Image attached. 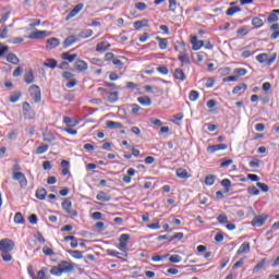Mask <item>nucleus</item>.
<instances>
[{"instance_id":"774afa93","label":"nucleus","mask_w":279,"mask_h":279,"mask_svg":"<svg viewBox=\"0 0 279 279\" xmlns=\"http://www.w3.org/2000/svg\"><path fill=\"white\" fill-rule=\"evenodd\" d=\"M34 279H47V275H45V269L39 270Z\"/></svg>"},{"instance_id":"ddd939ff","label":"nucleus","mask_w":279,"mask_h":279,"mask_svg":"<svg viewBox=\"0 0 279 279\" xmlns=\"http://www.w3.org/2000/svg\"><path fill=\"white\" fill-rule=\"evenodd\" d=\"M225 149H228V145L226 144H217L207 147V151H209V154H215V151H221Z\"/></svg>"},{"instance_id":"4d7b16f0","label":"nucleus","mask_w":279,"mask_h":279,"mask_svg":"<svg viewBox=\"0 0 279 279\" xmlns=\"http://www.w3.org/2000/svg\"><path fill=\"white\" fill-rule=\"evenodd\" d=\"M247 193H250V195H260V191L256 189V186H248Z\"/></svg>"},{"instance_id":"7c9ffc66","label":"nucleus","mask_w":279,"mask_h":279,"mask_svg":"<svg viewBox=\"0 0 279 279\" xmlns=\"http://www.w3.org/2000/svg\"><path fill=\"white\" fill-rule=\"evenodd\" d=\"M177 175L181 180H186L189 178V171H186V169L179 168V169H177Z\"/></svg>"},{"instance_id":"cd10ccee","label":"nucleus","mask_w":279,"mask_h":279,"mask_svg":"<svg viewBox=\"0 0 279 279\" xmlns=\"http://www.w3.org/2000/svg\"><path fill=\"white\" fill-rule=\"evenodd\" d=\"M44 66H46V69H56V66H58V61H56V59H47L44 62Z\"/></svg>"},{"instance_id":"20e7f679","label":"nucleus","mask_w":279,"mask_h":279,"mask_svg":"<svg viewBox=\"0 0 279 279\" xmlns=\"http://www.w3.org/2000/svg\"><path fill=\"white\" fill-rule=\"evenodd\" d=\"M22 111L25 119L32 120L36 117V111L32 109V106H29V102L25 101L22 105Z\"/></svg>"},{"instance_id":"052dcab7","label":"nucleus","mask_w":279,"mask_h":279,"mask_svg":"<svg viewBox=\"0 0 279 279\" xmlns=\"http://www.w3.org/2000/svg\"><path fill=\"white\" fill-rule=\"evenodd\" d=\"M256 185L258 186V189H260V191H263V193H267L269 191V185L268 184L257 182Z\"/></svg>"},{"instance_id":"b1692460","label":"nucleus","mask_w":279,"mask_h":279,"mask_svg":"<svg viewBox=\"0 0 279 279\" xmlns=\"http://www.w3.org/2000/svg\"><path fill=\"white\" fill-rule=\"evenodd\" d=\"M77 40V38L73 35H70L68 36L65 39H64V43H63V47L64 49L71 47V45H75V41Z\"/></svg>"},{"instance_id":"e433bc0d","label":"nucleus","mask_w":279,"mask_h":279,"mask_svg":"<svg viewBox=\"0 0 279 279\" xmlns=\"http://www.w3.org/2000/svg\"><path fill=\"white\" fill-rule=\"evenodd\" d=\"M168 1H169L170 12H173V14H175L178 8H180V4L178 3V0H168Z\"/></svg>"},{"instance_id":"412c9836","label":"nucleus","mask_w":279,"mask_h":279,"mask_svg":"<svg viewBox=\"0 0 279 279\" xmlns=\"http://www.w3.org/2000/svg\"><path fill=\"white\" fill-rule=\"evenodd\" d=\"M107 254L108 256H113L116 258H120L121 260H124L126 262L128 260V257L123 258V254H125L124 252L120 253L118 251H114V250H107Z\"/></svg>"},{"instance_id":"69168bd1","label":"nucleus","mask_w":279,"mask_h":279,"mask_svg":"<svg viewBox=\"0 0 279 279\" xmlns=\"http://www.w3.org/2000/svg\"><path fill=\"white\" fill-rule=\"evenodd\" d=\"M65 86H66V88H75V86H77V80L71 78L70 81H68Z\"/></svg>"},{"instance_id":"bf43d9fd","label":"nucleus","mask_w":279,"mask_h":279,"mask_svg":"<svg viewBox=\"0 0 279 279\" xmlns=\"http://www.w3.org/2000/svg\"><path fill=\"white\" fill-rule=\"evenodd\" d=\"M1 256L4 263H10V260H12V255H10V252H2Z\"/></svg>"},{"instance_id":"79ce46f5","label":"nucleus","mask_w":279,"mask_h":279,"mask_svg":"<svg viewBox=\"0 0 279 279\" xmlns=\"http://www.w3.org/2000/svg\"><path fill=\"white\" fill-rule=\"evenodd\" d=\"M174 80H179V82H184V80H186V74H184V71H174Z\"/></svg>"},{"instance_id":"aec40b11","label":"nucleus","mask_w":279,"mask_h":279,"mask_svg":"<svg viewBox=\"0 0 279 279\" xmlns=\"http://www.w3.org/2000/svg\"><path fill=\"white\" fill-rule=\"evenodd\" d=\"M106 126L109 129V130H121V129H123V124L122 123H120V122H114V121H111V120H109V121H107L106 122Z\"/></svg>"},{"instance_id":"5fc2aeb1","label":"nucleus","mask_w":279,"mask_h":279,"mask_svg":"<svg viewBox=\"0 0 279 279\" xmlns=\"http://www.w3.org/2000/svg\"><path fill=\"white\" fill-rule=\"evenodd\" d=\"M190 101H197L199 99V92L197 90H191L189 95Z\"/></svg>"},{"instance_id":"9d476101","label":"nucleus","mask_w":279,"mask_h":279,"mask_svg":"<svg viewBox=\"0 0 279 279\" xmlns=\"http://www.w3.org/2000/svg\"><path fill=\"white\" fill-rule=\"evenodd\" d=\"M82 10H84V3H78L76 4L71 11L70 14L66 15L65 21H69L71 19H73L74 16H77V14H80V12H82Z\"/></svg>"},{"instance_id":"ea45409f","label":"nucleus","mask_w":279,"mask_h":279,"mask_svg":"<svg viewBox=\"0 0 279 279\" xmlns=\"http://www.w3.org/2000/svg\"><path fill=\"white\" fill-rule=\"evenodd\" d=\"M93 36V29H83L78 33V38H90Z\"/></svg>"},{"instance_id":"473e14b6","label":"nucleus","mask_w":279,"mask_h":279,"mask_svg":"<svg viewBox=\"0 0 279 279\" xmlns=\"http://www.w3.org/2000/svg\"><path fill=\"white\" fill-rule=\"evenodd\" d=\"M156 40H158V43H159V49L165 50V49H167V47H169V43L167 41L166 38L157 36Z\"/></svg>"},{"instance_id":"58836bf2","label":"nucleus","mask_w":279,"mask_h":279,"mask_svg":"<svg viewBox=\"0 0 279 279\" xmlns=\"http://www.w3.org/2000/svg\"><path fill=\"white\" fill-rule=\"evenodd\" d=\"M61 58L63 60H66L68 62H73V60H75L77 58V54H75V53L71 54L70 52H63L61 54Z\"/></svg>"},{"instance_id":"5701e85b","label":"nucleus","mask_w":279,"mask_h":279,"mask_svg":"<svg viewBox=\"0 0 279 279\" xmlns=\"http://www.w3.org/2000/svg\"><path fill=\"white\" fill-rule=\"evenodd\" d=\"M74 69H76V71H86L88 69V63L82 60L75 61Z\"/></svg>"},{"instance_id":"e2e57ef3","label":"nucleus","mask_w":279,"mask_h":279,"mask_svg":"<svg viewBox=\"0 0 279 279\" xmlns=\"http://www.w3.org/2000/svg\"><path fill=\"white\" fill-rule=\"evenodd\" d=\"M43 252L45 256H54L56 253H53V250L49 248V246H44Z\"/></svg>"},{"instance_id":"a878e982","label":"nucleus","mask_w":279,"mask_h":279,"mask_svg":"<svg viewBox=\"0 0 279 279\" xmlns=\"http://www.w3.org/2000/svg\"><path fill=\"white\" fill-rule=\"evenodd\" d=\"M252 25L253 27H255V29H260V27L265 25V22L263 21V19L255 16L252 20Z\"/></svg>"},{"instance_id":"39448f33","label":"nucleus","mask_w":279,"mask_h":279,"mask_svg":"<svg viewBox=\"0 0 279 279\" xmlns=\"http://www.w3.org/2000/svg\"><path fill=\"white\" fill-rule=\"evenodd\" d=\"M28 90L35 104H40L41 101L40 87H38L37 85H32Z\"/></svg>"},{"instance_id":"f8f14e48","label":"nucleus","mask_w":279,"mask_h":279,"mask_svg":"<svg viewBox=\"0 0 279 279\" xmlns=\"http://www.w3.org/2000/svg\"><path fill=\"white\" fill-rule=\"evenodd\" d=\"M191 44H192V49L194 51H199V48L204 46V40H198L197 36H192Z\"/></svg>"},{"instance_id":"2f4dec72","label":"nucleus","mask_w":279,"mask_h":279,"mask_svg":"<svg viewBox=\"0 0 279 279\" xmlns=\"http://www.w3.org/2000/svg\"><path fill=\"white\" fill-rule=\"evenodd\" d=\"M22 95L23 94L21 92H13L9 98V101H11V104H16V101L21 99Z\"/></svg>"},{"instance_id":"0eeeda50","label":"nucleus","mask_w":279,"mask_h":279,"mask_svg":"<svg viewBox=\"0 0 279 279\" xmlns=\"http://www.w3.org/2000/svg\"><path fill=\"white\" fill-rule=\"evenodd\" d=\"M13 180L19 182L21 189H27V178L23 172H13Z\"/></svg>"},{"instance_id":"7ed1b4c3","label":"nucleus","mask_w":279,"mask_h":279,"mask_svg":"<svg viewBox=\"0 0 279 279\" xmlns=\"http://www.w3.org/2000/svg\"><path fill=\"white\" fill-rule=\"evenodd\" d=\"M277 54L274 53L271 57L267 53H260L256 56L257 62H260V64H267V66H271L274 62H276Z\"/></svg>"},{"instance_id":"3c124183","label":"nucleus","mask_w":279,"mask_h":279,"mask_svg":"<svg viewBox=\"0 0 279 279\" xmlns=\"http://www.w3.org/2000/svg\"><path fill=\"white\" fill-rule=\"evenodd\" d=\"M7 60L11 63V64H17L19 63V57H16V54L14 53H9L7 56Z\"/></svg>"},{"instance_id":"4468645a","label":"nucleus","mask_w":279,"mask_h":279,"mask_svg":"<svg viewBox=\"0 0 279 279\" xmlns=\"http://www.w3.org/2000/svg\"><path fill=\"white\" fill-rule=\"evenodd\" d=\"M266 14H267V19H266L267 23H277L279 9H275L270 13H266Z\"/></svg>"},{"instance_id":"c03bdc74","label":"nucleus","mask_w":279,"mask_h":279,"mask_svg":"<svg viewBox=\"0 0 279 279\" xmlns=\"http://www.w3.org/2000/svg\"><path fill=\"white\" fill-rule=\"evenodd\" d=\"M247 89V85L245 83H242L238 86H235L233 89H232V94L233 95H239L240 90H246Z\"/></svg>"},{"instance_id":"393cba45","label":"nucleus","mask_w":279,"mask_h":279,"mask_svg":"<svg viewBox=\"0 0 279 279\" xmlns=\"http://www.w3.org/2000/svg\"><path fill=\"white\" fill-rule=\"evenodd\" d=\"M250 252V242H243L239 250L236 251V254H247Z\"/></svg>"},{"instance_id":"864d4df0","label":"nucleus","mask_w":279,"mask_h":279,"mask_svg":"<svg viewBox=\"0 0 279 279\" xmlns=\"http://www.w3.org/2000/svg\"><path fill=\"white\" fill-rule=\"evenodd\" d=\"M48 149H49V145L44 144V145L37 147L35 154H37V155L46 154V151H48Z\"/></svg>"},{"instance_id":"4c0bfd02","label":"nucleus","mask_w":279,"mask_h":279,"mask_svg":"<svg viewBox=\"0 0 279 279\" xmlns=\"http://www.w3.org/2000/svg\"><path fill=\"white\" fill-rule=\"evenodd\" d=\"M220 184L225 187V193H230V186H232V181H230V179H223Z\"/></svg>"},{"instance_id":"dca6fc26","label":"nucleus","mask_w":279,"mask_h":279,"mask_svg":"<svg viewBox=\"0 0 279 279\" xmlns=\"http://www.w3.org/2000/svg\"><path fill=\"white\" fill-rule=\"evenodd\" d=\"M110 50V43L108 41H100L96 46V51L98 53H104V51H109Z\"/></svg>"},{"instance_id":"6ab92c4d","label":"nucleus","mask_w":279,"mask_h":279,"mask_svg":"<svg viewBox=\"0 0 279 279\" xmlns=\"http://www.w3.org/2000/svg\"><path fill=\"white\" fill-rule=\"evenodd\" d=\"M245 73H247V71H238V75L227 76V77L222 78V82H236V80H239V77L245 75Z\"/></svg>"},{"instance_id":"f03ea898","label":"nucleus","mask_w":279,"mask_h":279,"mask_svg":"<svg viewBox=\"0 0 279 279\" xmlns=\"http://www.w3.org/2000/svg\"><path fill=\"white\" fill-rule=\"evenodd\" d=\"M61 206L66 215H69V217H71L72 219L77 216V210L73 209V203H71V199L64 198Z\"/></svg>"},{"instance_id":"680f3d73","label":"nucleus","mask_w":279,"mask_h":279,"mask_svg":"<svg viewBox=\"0 0 279 279\" xmlns=\"http://www.w3.org/2000/svg\"><path fill=\"white\" fill-rule=\"evenodd\" d=\"M170 263H181L182 262V256L180 255H171L169 257Z\"/></svg>"},{"instance_id":"f3484780","label":"nucleus","mask_w":279,"mask_h":279,"mask_svg":"<svg viewBox=\"0 0 279 279\" xmlns=\"http://www.w3.org/2000/svg\"><path fill=\"white\" fill-rule=\"evenodd\" d=\"M106 99H107L108 104H117V101H119V92L107 93Z\"/></svg>"},{"instance_id":"2eb2a0df","label":"nucleus","mask_w":279,"mask_h":279,"mask_svg":"<svg viewBox=\"0 0 279 279\" xmlns=\"http://www.w3.org/2000/svg\"><path fill=\"white\" fill-rule=\"evenodd\" d=\"M134 29H143V27H149V20L148 19H143L141 21H136L133 23Z\"/></svg>"},{"instance_id":"1a4fd4ad","label":"nucleus","mask_w":279,"mask_h":279,"mask_svg":"<svg viewBox=\"0 0 279 279\" xmlns=\"http://www.w3.org/2000/svg\"><path fill=\"white\" fill-rule=\"evenodd\" d=\"M59 267L61 268L62 274H71L73 269H75V266L71 262L62 260L59 264Z\"/></svg>"},{"instance_id":"a19ab883","label":"nucleus","mask_w":279,"mask_h":279,"mask_svg":"<svg viewBox=\"0 0 279 279\" xmlns=\"http://www.w3.org/2000/svg\"><path fill=\"white\" fill-rule=\"evenodd\" d=\"M236 12H241L240 7H230V8L226 11V14H227V16H234V14H236Z\"/></svg>"},{"instance_id":"a211bd4d","label":"nucleus","mask_w":279,"mask_h":279,"mask_svg":"<svg viewBox=\"0 0 279 279\" xmlns=\"http://www.w3.org/2000/svg\"><path fill=\"white\" fill-rule=\"evenodd\" d=\"M60 46V39L52 37L47 40L46 49H56V47Z\"/></svg>"},{"instance_id":"a18cd8bd","label":"nucleus","mask_w":279,"mask_h":279,"mask_svg":"<svg viewBox=\"0 0 279 279\" xmlns=\"http://www.w3.org/2000/svg\"><path fill=\"white\" fill-rule=\"evenodd\" d=\"M24 81L26 84H33L34 82V73L32 71H28L24 74Z\"/></svg>"},{"instance_id":"13d9d810","label":"nucleus","mask_w":279,"mask_h":279,"mask_svg":"<svg viewBox=\"0 0 279 279\" xmlns=\"http://www.w3.org/2000/svg\"><path fill=\"white\" fill-rule=\"evenodd\" d=\"M135 8L140 12H144V10H147V4L145 2H136Z\"/></svg>"},{"instance_id":"423d86ee","label":"nucleus","mask_w":279,"mask_h":279,"mask_svg":"<svg viewBox=\"0 0 279 279\" xmlns=\"http://www.w3.org/2000/svg\"><path fill=\"white\" fill-rule=\"evenodd\" d=\"M14 250V241L10 239H2L0 241V252H12Z\"/></svg>"},{"instance_id":"4be33fe9","label":"nucleus","mask_w":279,"mask_h":279,"mask_svg":"<svg viewBox=\"0 0 279 279\" xmlns=\"http://www.w3.org/2000/svg\"><path fill=\"white\" fill-rule=\"evenodd\" d=\"M96 199H98V202H110L112 199V196H110L108 193L106 192H99L96 195Z\"/></svg>"},{"instance_id":"c756f323","label":"nucleus","mask_w":279,"mask_h":279,"mask_svg":"<svg viewBox=\"0 0 279 279\" xmlns=\"http://www.w3.org/2000/svg\"><path fill=\"white\" fill-rule=\"evenodd\" d=\"M175 51L180 52V56L186 52V44L184 43H177L174 46Z\"/></svg>"},{"instance_id":"49530a36","label":"nucleus","mask_w":279,"mask_h":279,"mask_svg":"<svg viewBox=\"0 0 279 279\" xmlns=\"http://www.w3.org/2000/svg\"><path fill=\"white\" fill-rule=\"evenodd\" d=\"M43 136L45 143H53V141H56V135H53L52 133H44Z\"/></svg>"},{"instance_id":"0e129e2a","label":"nucleus","mask_w":279,"mask_h":279,"mask_svg":"<svg viewBox=\"0 0 279 279\" xmlns=\"http://www.w3.org/2000/svg\"><path fill=\"white\" fill-rule=\"evenodd\" d=\"M62 77H64V80H68V81L74 80L75 78V74H73V73H71L69 71H65V72L62 73Z\"/></svg>"},{"instance_id":"f704fd0d","label":"nucleus","mask_w":279,"mask_h":279,"mask_svg":"<svg viewBox=\"0 0 279 279\" xmlns=\"http://www.w3.org/2000/svg\"><path fill=\"white\" fill-rule=\"evenodd\" d=\"M138 104L142 106H149L151 104V98L148 96H141L137 98Z\"/></svg>"},{"instance_id":"8fccbe9b","label":"nucleus","mask_w":279,"mask_h":279,"mask_svg":"<svg viewBox=\"0 0 279 279\" xmlns=\"http://www.w3.org/2000/svg\"><path fill=\"white\" fill-rule=\"evenodd\" d=\"M69 161L68 160H62L61 161V167H62V175H69Z\"/></svg>"},{"instance_id":"9b49d317","label":"nucleus","mask_w":279,"mask_h":279,"mask_svg":"<svg viewBox=\"0 0 279 279\" xmlns=\"http://www.w3.org/2000/svg\"><path fill=\"white\" fill-rule=\"evenodd\" d=\"M265 221H267V217L255 216L251 223L254 228H263V226H265Z\"/></svg>"},{"instance_id":"c85d7f7f","label":"nucleus","mask_w":279,"mask_h":279,"mask_svg":"<svg viewBox=\"0 0 279 279\" xmlns=\"http://www.w3.org/2000/svg\"><path fill=\"white\" fill-rule=\"evenodd\" d=\"M178 59L181 61L182 66L191 64V58L186 53L179 54Z\"/></svg>"},{"instance_id":"37998d69","label":"nucleus","mask_w":279,"mask_h":279,"mask_svg":"<svg viewBox=\"0 0 279 279\" xmlns=\"http://www.w3.org/2000/svg\"><path fill=\"white\" fill-rule=\"evenodd\" d=\"M215 180H217V177L215 174H209L205 178V184L207 186H213V184H215Z\"/></svg>"},{"instance_id":"bb28decb","label":"nucleus","mask_w":279,"mask_h":279,"mask_svg":"<svg viewBox=\"0 0 279 279\" xmlns=\"http://www.w3.org/2000/svg\"><path fill=\"white\" fill-rule=\"evenodd\" d=\"M68 254H70V256L76 258L77 260H82V258H84V253L81 251L69 250Z\"/></svg>"},{"instance_id":"09e8293b","label":"nucleus","mask_w":279,"mask_h":279,"mask_svg":"<svg viewBox=\"0 0 279 279\" xmlns=\"http://www.w3.org/2000/svg\"><path fill=\"white\" fill-rule=\"evenodd\" d=\"M63 122H64L65 125H68L69 128H75V125H77V122H75V120L71 119L70 117H64V118H63Z\"/></svg>"},{"instance_id":"de8ad7c7","label":"nucleus","mask_w":279,"mask_h":279,"mask_svg":"<svg viewBox=\"0 0 279 279\" xmlns=\"http://www.w3.org/2000/svg\"><path fill=\"white\" fill-rule=\"evenodd\" d=\"M14 223L23 225L25 223V218L23 217V214L16 213L14 216Z\"/></svg>"},{"instance_id":"603ef678","label":"nucleus","mask_w":279,"mask_h":279,"mask_svg":"<svg viewBox=\"0 0 279 279\" xmlns=\"http://www.w3.org/2000/svg\"><path fill=\"white\" fill-rule=\"evenodd\" d=\"M50 274L52 276H62V269L60 268V265L58 266H53L51 269H50Z\"/></svg>"},{"instance_id":"c9c22d12","label":"nucleus","mask_w":279,"mask_h":279,"mask_svg":"<svg viewBox=\"0 0 279 279\" xmlns=\"http://www.w3.org/2000/svg\"><path fill=\"white\" fill-rule=\"evenodd\" d=\"M36 197L37 199H45L47 197V190L45 187L37 189L36 191Z\"/></svg>"},{"instance_id":"338daca9","label":"nucleus","mask_w":279,"mask_h":279,"mask_svg":"<svg viewBox=\"0 0 279 279\" xmlns=\"http://www.w3.org/2000/svg\"><path fill=\"white\" fill-rule=\"evenodd\" d=\"M234 162V160H232V159H227V160H225V161H222L221 163H220V167L222 168V169H228V167H230V165H232Z\"/></svg>"},{"instance_id":"6e6d98bb","label":"nucleus","mask_w":279,"mask_h":279,"mask_svg":"<svg viewBox=\"0 0 279 279\" xmlns=\"http://www.w3.org/2000/svg\"><path fill=\"white\" fill-rule=\"evenodd\" d=\"M165 258H169V254L166 255H154L151 257L153 263H160V260H165Z\"/></svg>"},{"instance_id":"72a5a7b5","label":"nucleus","mask_w":279,"mask_h":279,"mask_svg":"<svg viewBox=\"0 0 279 279\" xmlns=\"http://www.w3.org/2000/svg\"><path fill=\"white\" fill-rule=\"evenodd\" d=\"M267 264V258H263L259 263L256 264V266L253 268V274H258L263 267Z\"/></svg>"},{"instance_id":"f257e3e1","label":"nucleus","mask_w":279,"mask_h":279,"mask_svg":"<svg viewBox=\"0 0 279 279\" xmlns=\"http://www.w3.org/2000/svg\"><path fill=\"white\" fill-rule=\"evenodd\" d=\"M128 241H130V234L123 233L120 235L118 250L124 253L122 254L124 258H128V252H130V248L128 247Z\"/></svg>"},{"instance_id":"6e6552de","label":"nucleus","mask_w":279,"mask_h":279,"mask_svg":"<svg viewBox=\"0 0 279 279\" xmlns=\"http://www.w3.org/2000/svg\"><path fill=\"white\" fill-rule=\"evenodd\" d=\"M47 36H51V33L47 32V31H35L33 33H31L27 38H29V40H38L40 38H47Z\"/></svg>"}]
</instances>
